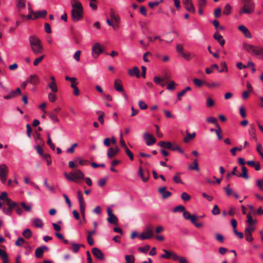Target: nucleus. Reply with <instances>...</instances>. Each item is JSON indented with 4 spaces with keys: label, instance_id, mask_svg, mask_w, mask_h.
Instances as JSON below:
<instances>
[{
    "label": "nucleus",
    "instance_id": "cd10ccee",
    "mask_svg": "<svg viewBox=\"0 0 263 263\" xmlns=\"http://www.w3.org/2000/svg\"><path fill=\"white\" fill-rule=\"evenodd\" d=\"M47 15V11L45 10L38 11L34 13V17L33 19L45 17Z\"/></svg>",
    "mask_w": 263,
    "mask_h": 263
},
{
    "label": "nucleus",
    "instance_id": "e433bc0d",
    "mask_svg": "<svg viewBox=\"0 0 263 263\" xmlns=\"http://www.w3.org/2000/svg\"><path fill=\"white\" fill-rule=\"evenodd\" d=\"M180 174L181 173H178L173 177V180L175 183L183 184V182L180 177Z\"/></svg>",
    "mask_w": 263,
    "mask_h": 263
},
{
    "label": "nucleus",
    "instance_id": "f704fd0d",
    "mask_svg": "<svg viewBox=\"0 0 263 263\" xmlns=\"http://www.w3.org/2000/svg\"><path fill=\"white\" fill-rule=\"evenodd\" d=\"M22 235L27 239H29L32 235V232L29 229H25L22 233Z\"/></svg>",
    "mask_w": 263,
    "mask_h": 263
},
{
    "label": "nucleus",
    "instance_id": "a211bd4d",
    "mask_svg": "<svg viewBox=\"0 0 263 263\" xmlns=\"http://www.w3.org/2000/svg\"><path fill=\"white\" fill-rule=\"evenodd\" d=\"M140 70L138 67L135 66L132 69L128 70V73L130 77H136L137 78H140Z\"/></svg>",
    "mask_w": 263,
    "mask_h": 263
},
{
    "label": "nucleus",
    "instance_id": "aec40b11",
    "mask_svg": "<svg viewBox=\"0 0 263 263\" xmlns=\"http://www.w3.org/2000/svg\"><path fill=\"white\" fill-rule=\"evenodd\" d=\"M93 255L98 259L100 260L104 259V254L103 252L98 248H94L92 250Z\"/></svg>",
    "mask_w": 263,
    "mask_h": 263
},
{
    "label": "nucleus",
    "instance_id": "774afa93",
    "mask_svg": "<svg viewBox=\"0 0 263 263\" xmlns=\"http://www.w3.org/2000/svg\"><path fill=\"white\" fill-rule=\"evenodd\" d=\"M257 186L261 191H263V179H259L256 180Z\"/></svg>",
    "mask_w": 263,
    "mask_h": 263
},
{
    "label": "nucleus",
    "instance_id": "4be33fe9",
    "mask_svg": "<svg viewBox=\"0 0 263 263\" xmlns=\"http://www.w3.org/2000/svg\"><path fill=\"white\" fill-rule=\"evenodd\" d=\"M214 38L217 41L221 46H223L224 45L225 40L223 39V36L219 33L216 32L214 34Z\"/></svg>",
    "mask_w": 263,
    "mask_h": 263
},
{
    "label": "nucleus",
    "instance_id": "bb28decb",
    "mask_svg": "<svg viewBox=\"0 0 263 263\" xmlns=\"http://www.w3.org/2000/svg\"><path fill=\"white\" fill-rule=\"evenodd\" d=\"M158 145L164 148L175 150V148L172 147V143L170 142H165L164 141H161L158 143Z\"/></svg>",
    "mask_w": 263,
    "mask_h": 263
},
{
    "label": "nucleus",
    "instance_id": "c03bdc74",
    "mask_svg": "<svg viewBox=\"0 0 263 263\" xmlns=\"http://www.w3.org/2000/svg\"><path fill=\"white\" fill-rule=\"evenodd\" d=\"M256 151L263 159V147L260 143L257 144Z\"/></svg>",
    "mask_w": 263,
    "mask_h": 263
},
{
    "label": "nucleus",
    "instance_id": "a878e982",
    "mask_svg": "<svg viewBox=\"0 0 263 263\" xmlns=\"http://www.w3.org/2000/svg\"><path fill=\"white\" fill-rule=\"evenodd\" d=\"M29 83L32 84L33 85H36L39 82V79L38 77L34 74H32L30 76V77L27 79Z\"/></svg>",
    "mask_w": 263,
    "mask_h": 263
},
{
    "label": "nucleus",
    "instance_id": "4d7b16f0",
    "mask_svg": "<svg viewBox=\"0 0 263 263\" xmlns=\"http://www.w3.org/2000/svg\"><path fill=\"white\" fill-rule=\"evenodd\" d=\"M229 185H228V186L224 187L223 189L226 192V193L227 196H231L233 195L234 192L230 188H229Z\"/></svg>",
    "mask_w": 263,
    "mask_h": 263
},
{
    "label": "nucleus",
    "instance_id": "de8ad7c7",
    "mask_svg": "<svg viewBox=\"0 0 263 263\" xmlns=\"http://www.w3.org/2000/svg\"><path fill=\"white\" fill-rule=\"evenodd\" d=\"M71 245H72V246L70 248V249L74 253H77L79 251V250L80 245L77 244V243H74V242H72L71 243Z\"/></svg>",
    "mask_w": 263,
    "mask_h": 263
},
{
    "label": "nucleus",
    "instance_id": "20e7f679",
    "mask_svg": "<svg viewBox=\"0 0 263 263\" xmlns=\"http://www.w3.org/2000/svg\"><path fill=\"white\" fill-rule=\"evenodd\" d=\"M5 203L8 208H7L4 206L3 212L5 214L8 216H11L12 213V210L17 206V203L13 201L10 198H6V201H5Z\"/></svg>",
    "mask_w": 263,
    "mask_h": 263
},
{
    "label": "nucleus",
    "instance_id": "13d9d810",
    "mask_svg": "<svg viewBox=\"0 0 263 263\" xmlns=\"http://www.w3.org/2000/svg\"><path fill=\"white\" fill-rule=\"evenodd\" d=\"M181 197L184 201H187L191 198V196L186 192L182 193L181 194Z\"/></svg>",
    "mask_w": 263,
    "mask_h": 263
},
{
    "label": "nucleus",
    "instance_id": "680f3d73",
    "mask_svg": "<svg viewBox=\"0 0 263 263\" xmlns=\"http://www.w3.org/2000/svg\"><path fill=\"white\" fill-rule=\"evenodd\" d=\"M215 238L217 241L220 243H223L224 241L223 236L220 233H217L215 234Z\"/></svg>",
    "mask_w": 263,
    "mask_h": 263
},
{
    "label": "nucleus",
    "instance_id": "e2e57ef3",
    "mask_svg": "<svg viewBox=\"0 0 263 263\" xmlns=\"http://www.w3.org/2000/svg\"><path fill=\"white\" fill-rule=\"evenodd\" d=\"M150 249L149 245H146L144 247H140L138 248V250L144 253H147V251Z\"/></svg>",
    "mask_w": 263,
    "mask_h": 263
},
{
    "label": "nucleus",
    "instance_id": "f8f14e48",
    "mask_svg": "<svg viewBox=\"0 0 263 263\" xmlns=\"http://www.w3.org/2000/svg\"><path fill=\"white\" fill-rule=\"evenodd\" d=\"M61 110V108L60 107H57L55 108L52 111H50L48 114V115L49 117V118L54 122H58L59 121L57 115Z\"/></svg>",
    "mask_w": 263,
    "mask_h": 263
},
{
    "label": "nucleus",
    "instance_id": "f3484780",
    "mask_svg": "<svg viewBox=\"0 0 263 263\" xmlns=\"http://www.w3.org/2000/svg\"><path fill=\"white\" fill-rule=\"evenodd\" d=\"M110 15L111 20L115 22L117 24V27H119V24L120 21L119 15L116 12L114 9H111L110 11Z\"/></svg>",
    "mask_w": 263,
    "mask_h": 263
},
{
    "label": "nucleus",
    "instance_id": "bf43d9fd",
    "mask_svg": "<svg viewBox=\"0 0 263 263\" xmlns=\"http://www.w3.org/2000/svg\"><path fill=\"white\" fill-rule=\"evenodd\" d=\"M163 251L164 252L165 254H162L161 255V257L166 259L170 258L171 256L172 252H170L166 250H163Z\"/></svg>",
    "mask_w": 263,
    "mask_h": 263
},
{
    "label": "nucleus",
    "instance_id": "a19ab883",
    "mask_svg": "<svg viewBox=\"0 0 263 263\" xmlns=\"http://www.w3.org/2000/svg\"><path fill=\"white\" fill-rule=\"evenodd\" d=\"M125 263H134L135 262V257L133 255H126L125 256Z\"/></svg>",
    "mask_w": 263,
    "mask_h": 263
},
{
    "label": "nucleus",
    "instance_id": "9b49d317",
    "mask_svg": "<svg viewBox=\"0 0 263 263\" xmlns=\"http://www.w3.org/2000/svg\"><path fill=\"white\" fill-rule=\"evenodd\" d=\"M65 80H71V87L73 88V94L74 95H76V96L79 95L80 91H79V90L78 88L76 86V84H77V83H76L77 79H76V78H73V77L70 78V77H69L68 76H66L65 77Z\"/></svg>",
    "mask_w": 263,
    "mask_h": 263
},
{
    "label": "nucleus",
    "instance_id": "4c0bfd02",
    "mask_svg": "<svg viewBox=\"0 0 263 263\" xmlns=\"http://www.w3.org/2000/svg\"><path fill=\"white\" fill-rule=\"evenodd\" d=\"M189 168L191 170H196L197 171H199V168L198 166V163L197 162V160L196 159L194 160L193 161V165H190L189 167Z\"/></svg>",
    "mask_w": 263,
    "mask_h": 263
},
{
    "label": "nucleus",
    "instance_id": "c9c22d12",
    "mask_svg": "<svg viewBox=\"0 0 263 263\" xmlns=\"http://www.w3.org/2000/svg\"><path fill=\"white\" fill-rule=\"evenodd\" d=\"M48 87L53 92H57L58 90L57 86L55 82H51L48 85Z\"/></svg>",
    "mask_w": 263,
    "mask_h": 263
},
{
    "label": "nucleus",
    "instance_id": "7ed1b4c3",
    "mask_svg": "<svg viewBox=\"0 0 263 263\" xmlns=\"http://www.w3.org/2000/svg\"><path fill=\"white\" fill-rule=\"evenodd\" d=\"M64 176L68 180L75 182H78L79 180L84 179L85 177L84 173L80 170L69 174L65 173Z\"/></svg>",
    "mask_w": 263,
    "mask_h": 263
},
{
    "label": "nucleus",
    "instance_id": "5701e85b",
    "mask_svg": "<svg viewBox=\"0 0 263 263\" xmlns=\"http://www.w3.org/2000/svg\"><path fill=\"white\" fill-rule=\"evenodd\" d=\"M114 87L115 89L119 92L123 91L124 89L122 85L121 81L119 79H116L114 82Z\"/></svg>",
    "mask_w": 263,
    "mask_h": 263
},
{
    "label": "nucleus",
    "instance_id": "7c9ffc66",
    "mask_svg": "<svg viewBox=\"0 0 263 263\" xmlns=\"http://www.w3.org/2000/svg\"><path fill=\"white\" fill-rule=\"evenodd\" d=\"M33 223L36 228H42L43 222L42 220L39 218H35L33 220Z\"/></svg>",
    "mask_w": 263,
    "mask_h": 263
},
{
    "label": "nucleus",
    "instance_id": "6e6d98bb",
    "mask_svg": "<svg viewBox=\"0 0 263 263\" xmlns=\"http://www.w3.org/2000/svg\"><path fill=\"white\" fill-rule=\"evenodd\" d=\"M220 65L222 67V69L219 70V72H227L228 70V67L225 62H221Z\"/></svg>",
    "mask_w": 263,
    "mask_h": 263
},
{
    "label": "nucleus",
    "instance_id": "6e6552de",
    "mask_svg": "<svg viewBox=\"0 0 263 263\" xmlns=\"http://www.w3.org/2000/svg\"><path fill=\"white\" fill-rule=\"evenodd\" d=\"M143 138L145 141L146 145L148 146H151L155 144L156 142V138L154 137V136L147 132H145L143 133Z\"/></svg>",
    "mask_w": 263,
    "mask_h": 263
},
{
    "label": "nucleus",
    "instance_id": "69168bd1",
    "mask_svg": "<svg viewBox=\"0 0 263 263\" xmlns=\"http://www.w3.org/2000/svg\"><path fill=\"white\" fill-rule=\"evenodd\" d=\"M193 82L194 84L197 87H200L202 84H204V82H203L200 79H194L193 80Z\"/></svg>",
    "mask_w": 263,
    "mask_h": 263
},
{
    "label": "nucleus",
    "instance_id": "423d86ee",
    "mask_svg": "<svg viewBox=\"0 0 263 263\" xmlns=\"http://www.w3.org/2000/svg\"><path fill=\"white\" fill-rule=\"evenodd\" d=\"M8 173V167L5 164L0 165V180L2 183L5 184L6 182L7 177Z\"/></svg>",
    "mask_w": 263,
    "mask_h": 263
},
{
    "label": "nucleus",
    "instance_id": "a18cd8bd",
    "mask_svg": "<svg viewBox=\"0 0 263 263\" xmlns=\"http://www.w3.org/2000/svg\"><path fill=\"white\" fill-rule=\"evenodd\" d=\"M221 129L219 124H217V128L215 129V133L217 136L218 139L220 140L222 139V137L221 135Z\"/></svg>",
    "mask_w": 263,
    "mask_h": 263
},
{
    "label": "nucleus",
    "instance_id": "2f4dec72",
    "mask_svg": "<svg viewBox=\"0 0 263 263\" xmlns=\"http://www.w3.org/2000/svg\"><path fill=\"white\" fill-rule=\"evenodd\" d=\"M242 173L237 174V176L238 177H242L246 179H248L249 177L248 174L247 169L245 166H243L242 167Z\"/></svg>",
    "mask_w": 263,
    "mask_h": 263
},
{
    "label": "nucleus",
    "instance_id": "f257e3e1",
    "mask_svg": "<svg viewBox=\"0 0 263 263\" xmlns=\"http://www.w3.org/2000/svg\"><path fill=\"white\" fill-rule=\"evenodd\" d=\"M29 41L31 51L35 55L41 54L44 51V47L41 40L35 35H31Z\"/></svg>",
    "mask_w": 263,
    "mask_h": 263
},
{
    "label": "nucleus",
    "instance_id": "9d476101",
    "mask_svg": "<svg viewBox=\"0 0 263 263\" xmlns=\"http://www.w3.org/2000/svg\"><path fill=\"white\" fill-rule=\"evenodd\" d=\"M153 236V230L150 226L146 227V229L139 235V238L141 240L149 239Z\"/></svg>",
    "mask_w": 263,
    "mask_h": 263
},
{
    "label": "nucleus",
    "instance_id": "393cba45",
    "mask_svg": "<svg viewBox=\"0 0 263 263\" xmlns=\"http://www.w3.org/2000/svg\"><path fill=\"white\" fill-rule=\"evenodd\" d=\"M245 49L250 53L255 55L257 49V47H255L251 44H247L245 46Z\"/></svg>",
    "mask_w": 263,
    "mask_h": 263
},
{
    "label": "nucleus",
    "instance_id": "4468645a",
    "mask_svg": "<svg viewBox=\"0 0 263 263\" xmlns=\"http://www.w3.org/2000/svg\"><path fill=\"white\" fill-rule=\"evenodd\" d=\"M183 3L185 9L190 12L195 13V9L190 0H183Z\"/></svg>",
    "mask_w": 263,
    "mask_h": 263
},
{
    "label": "nucleus",
    "instance_id": "0eeeda50",
    "mask_svg": "<svg viewBox=\"0 0 263 263\" xmlns=\"http://www.w3.org/2000/svg\"><path fill=\"white\" fill-rule=\"evenodd\" d=\"M255 228L254 226H248L245 229V236L246 240L249 242L253 241L252 233L254 231Z\"/></svg>",
    "mask_w": 263,
    "mask_h": 263
},
{
    "label": "nucleus",
    "instance_id": "79ce46f5",
    "mask_svg": "<svg viewBox=\"0 0 263 263\" xmlns=\"http://www.w3.org/2000/svg\"><path fill=\"white\" fill-rule=\"evenodd\" d=\"M231 12V6L229 4H227L224 8L223 13L227 15H229Z\"/></svg>",
    "mask_w": 263,
    "mask_h": 263
},
{
    "label": "nucleus",
    "instance_id": "37998d69",
    "mask_svg": "<svg viewBox=\"0 0 263 263\" xmlns=\"http://www.w3.org/2000/svg\"><path fill=\"white\" fill-rule=\"evenodd\" d=\"M21 205L26 211L30 212L31 211L32 205L31 203L26 204L24 202H22Z\"/></svg>",
    "mask_w": 263,
    "mask_h": 263
},
{
    "label": "nucleus",
    "instance_id": "09e8293b",
    "mask_svg": "<svg viewBox=\"0 0 263 263\" xmlns=\"http://www.w3.org/2000/svg\"><path fill=\"white\" fill-rule=\"evenodd\" d=\"M116 155L117 154H116V152H115L114 148H110L108 149V150L107 151V155L109 158H111L112 157L116 156Z\"/></svg>",
    "mask_w": 263,
    "mask_h": 263
},
{
    "label": "nucleus",
    "instance_id": "58836bf2",
    "mask_svg": "<svg viewBox=\"0 0 263 263\" xmlns=\"http://www.w3.org/2000/svg\"><path fill=\"white\" fill-rule=\"evenodd\" d=\"M75 162H78L79 164L81 165H85L88 164V160L82 159L80 157H77L74 159Z\"/></svg>",
    "mask_w": 263,
    "mask_h": 263
},
{
    "label": "nucleus",
    "instance_id": "72a5a7b5",
    "mask_svg": "<svg viewBox=\"0 0 263 263\" xmlns=\"http://www.w3.org/2000/svg\"><path fill=\"white\" fill-rule=\"evenodd\" d=\"M107 221L109 223L116 224L118 222V218L114 214L108 216Z\"/></svg>",
    "mask_w": 263,
    "mask_h": 263
},
{
    "label": "nucleus",
    "instance_id": "473e14b6",
    "mask_svg": "<svg viewBox=\"0 0 263 263\" xmlns=\"http://www.w3.org/2000/svg\"><path fill=\"white\" fill-rule=\"evenodd\" d=\"M247 220L246 222L247 223H248V226H253V224L255 223L256 222V221L255 220L253 219L251 213H249L247 215Z\"/></svg>",
    "mask_w": 263,
    "mask_h": 263
},
{
    "label": "nucleus",
    "instance_id": "ea45409f",
    "mask_svg": "<svg viewBox=\"0 0 263 263\" xmlns=\"http://www.w3.org/2000/svg\"><path fill=\"white\" fill-rule=\"evenodd\" d=\"M191 88L190 87L187 86L185 89H183L180 92H179L177 95V97L178 100L181 99V97L184 95L187 91L191 90Z\"/></svg>",
    "mask_w": 263,
    "mask_h": 263
},
{
    "label": "nucleus",
    "instance_id": "412c9836",
    "mask_svg": "<svg viewBox=\"0 0 263 263\" xmlns=\"http://www.w3.org/2000/svg\"><path fill=\"white\" fill-rule=\"evenodd\" d=\"M183 216L185 219L190 220L192 222H194L197 220V217L195 215H191L189 212L185 211L183 213Z\"/></svg>",
    "mask_w": 263,
    "mask_h": 263
},
{
    "label": "nucleus",
    "instance_id": "ddd939ff",
    "mask_svg": "<svg viewBox=\"0 0 263 263\" xmlns=\"http://www.w3.org/2000/svg\"><path fill=\"white\" fill-rule=\"evenodd\" d=\"M159 193L161 195L163 199H165L171 196L172 193L170 191H166V187L165 186L159 187L158 190Z\"/></svg>",
    "mask_w": 263,
    "mask_h": 263
},
{
    "label": "nucleus",
    "instance_id": "2eb2a0df",
    "mask_svg": "<svg viewBox=\"0 0 263 263\" xmlns=\"http://www.w3.org/2000/svg\"><path fill=\"white\" fill-rule=\"evenodd\" d=\"M238 30L241 31L243 34L247 38L250 39L252 37V34L249 29L243 25H239L238 27Z\"/></svg>",
    "mask_w": 263,
    "mask_h": 263
},
{
    "label": "nucleus",
    "instance_id": "052dcab7",
    "mask_svg": "<svg viewBox=\"0 0 263 263\" xmlns=\"http://www.w3.org/2000/svg\"><path fill=\"white\" fill-rule=\"evenodd\" d=\"M138 105L141 109H146L147 108L146 104L142 100L139 101Z\"/></svg>",
    "mask_w": 263,
    "mask_h": 263
},
{
    "label": "nucleus",
    "instance_id": "0e129e2a",
    "mask_svg": "<svg viewBox=\"0 0 263 263\" xmlns=\"http://www.w3.org/2000/svg\"><path fill=\"white\" fill-rule=\"evenodd\" d=\"M25 242V240L22 237H19L15 241V245L18 247H21L23 243Z\"/></svg>",
    "mask_w": 263,
    "mask_h": 263
},
{
    "label": "nucleus",
    "instance_id": "5fc2aeb1",
    "mask_svg": "<svg viewBox=\"0 0 263 263\" xmlns=\"http://www.w3.org/2000/svg\"><path fill=\"white\" fill-rule=\"evenodd\" d=\"M48 100L51 102H54L57 100V97L52 92H50L48 93Z\"/></svg>",
    "mask_w": 263,
    "mask_h": 263
},
{
    "label": "nucleus",
    "instance_id": "b1692460",
    "mask_svg": "<svg viewBox=\"0 0 263 263\" xmlns=\"http://www.w3.org/2000/svg\"><path fill=\"white\" fill-rule=\"evenodd\" d=\"M204 84L210 88H218L221 86L220 82H214V81H212L210 83L205 81V82H204Z\"/></svg>",
    "mask_w": 263,
    "mask_h": 263
},
{
    "label": "nucleus",
    "instance_id": "6ab92c4d",
    "mask_svg": "<svg viewBox=\"0 0 263 263\" xmlns=\"http://www.w3.org/2000/svg\"><path fill=\"white\" fill-rule=\"evenodd\" d=\"M254 11V9L253 6H250L247 7L246 5H245L243 8L239 10V13L240 15H242L243 13L250 14L253 12Z\"/></svg>",
    "mask_w": 263,
    "mask_h": 263
},
{
    "label": "nucleus",
    "instance_id": "c756f323",
    "mask_svg": "<svg viewBox=\"0 0 263 263\" xmlns=\"http://www.w3.org/2000/svg\"><path fill=\"white\" fill-rule=\"evenodd\" d=\"M196 135V134L195 132H193L192 134H189L188 133L187 130H186V136L184 138V142L185 143H188L195 137Z\"/></svg>",
    "mask_w": 263,
    "mask_h": 263
},
{
    "label": "nucleus",
    "instance_id": "49530a36",
    "mask_svg": "<svg viewBox=\"0 0 263 263\" xmlns=\"http://www.w3.org/2000/svg\"><path fill=\"white\" fill-rule=\"evenodd\" d=\"M47 137H48L47 143L49 145L51 149H52L53 151H54L55 148V145L52 143V142L51 141L50 135L49 133H47Z\"/></svg>",
    "mask_w": 263,
    "mask_h": 263
},
{
    "label": "nucleus",
    "instance_id": "f03ea898",
    "mask_svg": "<svg viewBox=\"0 0 263 263\" xmlns=\"http://www.w3.org/2000/svg\"><path fill=\"white\" fill-rule=\"evenodd\" d=\"M71 4V17L74 22H78L83 18V8L81 3L78 0H73Z\"/></svg>",
    "mask_w": 263,
    "mask_h": 263
},
{
    "label": "nucleus",
    "instance_id": "8fccbe9b",
    "mask_svg": "<svg viewBox=\"0 0 263 263\" xmlns=\"http://www.w3.org/2000/svg\"><path fill=\"white\" fill-rule=\"evenodd\" d=\"M15 92H14V90H12L10 91L9 94L4 96V99L5 100H9L13 98H15Z\"/></svg>",
    "mask_w": 263,
    "mask_h": 263
},
{
    "label": "nucleus",
    "instance_id": "c85d7f7f",
    "mask_svg": "<svg viewBox=\"0 0 263 263\" xmlns=\"http://www.w3.org/2000/svg\"><path fill=\"white\" fill-rule=\"evenodd\" d=\"M26 0H16V6L19 11L26 7Z\"/></svg>",
    "mask_w": 263,
    "mask_h": 263
},
{
    "label": "nucleus",
    "instance_id": "1a4fd4ad",
    "mask_svg": "<svg viewBox=\"0 0 263 263\" xmlns=\"http://www.w3.org/2000/svg\"><path fill=\"white\" fill-rule=\"evenodd\" d=\"M103 52V49L99 43H96L92 47L91 54L94 59H97L100 54Z\"/></svg>",
    "mask_w": 263,
    "mask_h": 263
},
{
    "label": "nucleus",
    "instance_id": "dca6fc26",
    "mask_svg": "<svg viewBox=\"0 0 263 263\" xmlns=\"http://www.w3.org/2000/svg\"><path fill=\"white\" fill-rule=\"evenodd\" d=\"M48 248L44 246L37 248L35 250V256L36 258H41L44 251H48Z\"/></svg>",
    "mask_w": 263,
    "mask_h": 263
},
{
    "label": "nucleus",
    "instance_id": "864d4df0",
    "mask_svg": "<svg viewBox=\"0 0 263 263\" xmlns=\"http://www.w3.org/2000/svg\"><path fill=\"white\" fill-rule=\"evenodd\" d=\"M45 57V55L43 54L35 59L33 62L34 66H37L43 60Z\"/></svg>",
    "mask_w": 263,
    "mask_h": 263
},
{
    "label": "nucleus",
    "instance_id": "39448f33",
    "mask_svg": "<svg viewBox=\"0 0 263 263\" xmlns=\"http://www.w3.org/2000/svg\"><path fill=\"white\" fill-rule=\"evenodd\" d=\"M78 201L80 206V211L84 220H85V202L80 191L78 192Z\"/></svg>",
    "mask_w": 263,
    "mask_h": 263
},
{
    "label": "nucleus",
    "instance_id": "338daca9",
    "mask_svg": "<svg viewBox=\"0 0 263 263\" xmlns=\"http://www.w3.org/2000/svg\"><path fill=\"white\" fill-rule=\"evenodd\" d=\"M263 55V47H257L256 51L255 53V56L259 55L261 56Z\"/></svg>",
    "mask_w": 263,
    "mask_h": 263
},
{
    "label": "nucleus",
    "instance_id": "3c124183",
    "mask_svg": "<svg viewBox=\"0 0 263 263\" xmlns=\"http://www.w3.org/2000/svg\"><path fill=\"white\" fill-rule=\"evenodd\" d=\"M138 174L140 175V176L141 177L142 181L143 182H146L147 181L148 178L145 177L144 176V174H143V171H142L141 167H140L139 168Z\"/></svg>",
    "mask_w": 263,
    "mask_h": 263
},
{
    "label": "nucleus",
    "instance_id": "603ef678",
    "mask_svg": "<svg viewBox=\"0 0 263 263\" xmlns=\"http://www.w3.org/2000/svg\"><path fill=\"white\" fill-rule=\"evenodd\" d=\"M184 210H185L184 206L183 205H179L176 206L173 209V212L175 213H176L178 212H184Z\"/></svg>",
    "mask_w": 263,
    "mask_h": 263
}]
</instances>
